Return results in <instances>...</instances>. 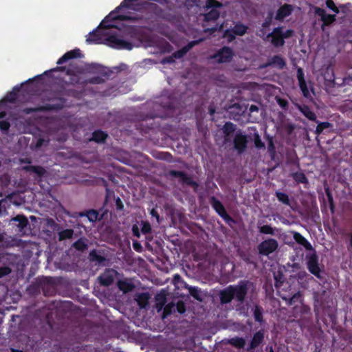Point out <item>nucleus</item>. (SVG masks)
I'll return each instance as SVG.
<instances>
[{
  "instance_id": "nucleus-57",
  "label": "nucleus",
  "mask_w": 352,
  "mask_h": 352,
  "mask_svg": "<svg viewBox=\"0 0 352 352\" xmlns=\"http://www.w3.org/2000/svg\"><path fill=\"white\" fill-rule=\"evenodd\" d=\"M3 239V235L1 234H0V242L2 241Z\"/></svg>"
},
{
  "instance_id": "nucleus-61",
  "label": "nucleus",
  "mask_w": 352,
  "mask_h": 352,
  "mask_svg": "<svg viewBox=\"0 0 352 352\" xmlns=\"http://www.w3.org/2000/svg\"><path fill=\"white\" fill-rule=\"evenodd\" d=\"M270 352H273V350L271 349Z\"/></svg>"
},
{
  "instance_id": "nucleus-10",
  "label": "nucleus",
  "mask_w": 352,
  "mask_h": 352,
  "mask_svg": "<svg viewBox=\"0 0 352 352\" xmlns=\"http://www.w3.org/2000/svg\"><path fill=\"white\" fill-rule=\"evenodd\" d=\"M109 45L116 48H123L127 50H131L132 45L116 36H110L108 39Z\"/></svg>"
},
{
  "instance_id": "nucleus-36",
  "label": "nucleus",
  "mask_w": 352,
  "mask_h": 352,
  "mask_svg": "<svg viewBox=\"0 0 352 352\" xmlns=\"http://www.w3.org/2000/svg\"><path fill=\"white\" fill-rule=\"evenodd\" d=\"M299 86L300 87V89L304 95L305 97H309V91L307 87L306 82H299Z\"/></svg>"
},
{
  "instance_id": "nucleus-16",
  "label": "nucleus",
  "mask_w": 352,
  "mask_h": 352,
  "mask_svg": "<svg viewBox=\"0 0 352 352\" xmlns=\"http://www.w3.org/2000/svg\"><path fill=\"white\" fill-rule=\"evenodd\" d=\"M149 299V295L147 293H142L138 294L135 297V300L137 301L138 305L140 308H145L148 305Z\"/></svg>"
},
{
  "instance_id": "nucleus-26",
  "label": "nucleus",
  "mask_w": 352,
  "mask_h": 352,
  "mask_svg": "<svg viewBox=\"0 0 352 352\" xmlns=\"http://www.w3.org/2000/svg\"><path fill=\"white\" fill-rule=\"evenodd\" d=\"M73 246L79 251H84L87 248V241L85 239H80L73 244Z\"/></svg>"
},
{
  "instance_id": "nucleus-50",
  "label": "nucleus",
  "mask_w": 352,
  "mask_h": 352,
  "mask_svg": "<svg viewBox=\"0 0 352 352\" xmlns=\"http://www.w3.org/2000/svg\"><path fill=\"white\" fill-rule=\"evenodd\" d=\"M91 36H92L91 35H89V37L87 38L86 41L88 43H93V42L97 43V40L95 39V38H93Z\"/></svg>"
},
{
  "instance_id": "nucleus-44",
  "label": "nucleus",
  "mask_w": 352,
  "mask_h": 352,
  "mask_svg": "<svg viewBox=\"0 0 352 352\" xmlns=\"http://www.w3.org/2000/svg\"><path fill=\"white\" fill-rule=\"evenodd\" d=\"M10 271V269L8 267H0V278L8 274Z\"/></svg>"
},
{
  "instance_id": "nucleus-27",
  "label": "nucleus",
  "mask_w": 352,
  "mask_h": 352,
  "mask_svg": "<svg viewBox=\"0 0 352 352\" xmlns=\"http://www.w3.org/2000/svg\"><path fill=\"white\" fill-rule=\"evenodd\" d=\"M107 136V135L104 132L101 131H97L93 133L92 140L95 142H100L104 141L106 139Z\"/></svg>"
},
{
  "instance_id": "nucleus-48",
  "label": "nucleus",
  "mask_w": 352,
  "mask_h": 352,
  "mask_svg": "<svg viewBox=\"0 0 352 352\" xmlns=\"http://www.w3.org/2000/svg\"><path fill=\"white\" fill-rule=\"evenodd\" d=\"M226 26H227V23H223V24H221L219 27L215 26L214 28H211V29H210V30H211L212 32H214V31H215V30H218V29H219V30H222V29H223L224 27H226Z\"/></svg>"
},
{
  "instance_id": "nucleus-20",
  "label": "nucleus",
  "mask_w": 352,
  "mask_h": 352,
  "mask_svg": "<svg viewBox=\"0 0 352 352\" xmlns=\"http://www.w3.org/2000/svg\"><path fill=\"white\" fill-rule=\"evenodd\" d=\"M268 65H274L278 68L282 69L285 65V61L280 56H276L271 59Z\"/></svg>"
},
{
  "instance_id": "nucleus-52",
  "label": "nucleus",
  "mask_w": 352,
  "mask_h": 352,
  "mask_svg": "<svg viewBox=\"0 0 352 352\" xmlns=\"http://www.w3.org/2000/svg\"><path fill=\"white\" fill-rule=\"evenodd\" d=\"M110 18V16H107L104 21H103V24H104L106 23L107 21L109 20V19ZM104 27H107V28H110V27H113V25H104Z\"/></svg>"
},
{
  "instance_id": "nucleus-29",
  "label": "nucleus",
  "mask_w": 352,
  "mask_h": 352,
  "mask_svg": "<svg viewBox=\"0 0 352 352\" xmlns=\"http://www.w3.org/2000/svg\"><path fill=\"white\" fill-rule=\"evenodd\" d=\"M275 228H273L270 226L265 225L260 228V232L263 234H267L271 235L275 234Z\"/></svg>"
},
{
  "instance_id": "nucleus-31",
  "label": "nucleus",
  "mask_w": 352,
  "mask_h": 352,
  "mask_svg": "<svg viewBox=\"0 0 352 352\" xmlns=\"http://www.w3.org/2000/svg\"><path fill=\"white\" fill-rule=\"evenodd\" d=\"M190 294L197 300L201 301L202 300V295L199 290H198L196 287H190L189 288Z\"/></svg>"
},
{
  "instance_id": "nucleus-34",
  "label": "nucleus",
  "mask_w": 352,
  "mask_h": 352,
  "mask_svg": "<svg viewBox=\"0 0 352 352\" xmlns=\"http://www.w3.org/2000/svg\"><path fill=\"white\" fill-rule=\"evenodd\" d=\"M329 125L330 124L329 122L319 123L316 127V133L318 135L320 134L324 130V129L328 128Z\"/></svg>"
},
{
  "instance_id": "nucleus-22",
  "label": "nucleus",
  "mask_w": 352,
  "mask_h": 352,
  "mask_svg": "<svg viewBox=\"0 0 352 352\" xmlns=\"http://www.w3.org/2000/svg\"><path fill=\"white\" fill-rule=\"evenodd\" d=\"M78 52V50H76V51L73 50V51L67 52L61 58H60L58 59V60L57 61V64H58V65L63 64L66 60L73 58L74 57H76V54Z\"/></svg>"
},
{
  "instance_id": "nucleus-19",
  "label": "nucleus",
  "mask_w": 352,
  "mask_h": 352,
  "mask_svg": "<svg viewBox=\"0 0 352 352\" xmlns=\"http://www.w3.org/2000/svg\"><path fill=\"white\" fill-rule=\"evenodd\" d=\"M263 334L261 332H257L254 334L252 342L250 343V348L248 350L253 349L256 348L263 340Z\"/></svg>"
},
{
  "instance_id": "nucleus-12",
  "label": "nucleus",
  "mask_w": 352,
  "mask_h": 352,
  "mask_svg": "<svg viewBox=\"0 0 352 352\" xmlns=\"http://www.w3.org/2000/svg\"><path fill=\"white\" fill-rule=\"evenodd\" d=\"M307 266L309 272L317 277H320V270L318 265V260L315 255L311 256L307 262Z\"/></svg>"
},
{
  "instance_id": "nucleus-54",
  "label": "nucleus",
  "mask_w": 352,
  "mask_h": 352,
  "mask_svg": "<svg viewBox=\"0 0 352 352\" xmlns=\"http://www.w3.org/2000/svg\"><path fill=\"white\" fill-rule=\"evenodd\" d=\"M169 312L168 311V307H166L164 310V318L166 316V315L168 314Z\"/></svg>"
},
{
  "instance_id": "nucleus-42",
  "label": "nucleus",
  "mask_w": 352,
  "mask_h": 352,
  "mask_svg": "<svg viewBox=\"0 0 352 352\" xmlns=\"http://www.w3.org/2000/svg\"><path fill=\"white\" fill-rule=\"evenodd\" d=\"M254 318L256 321L261 322L262 318V314L258 307H256L254 310Z\"/></svg>"
},
{
  "instance_id": "nucleus-43",
  "label": "nucleus",
  "mask_w": 352,
  "mask_h": 352,
  "mask_svg": "<svg viewBox=\"0 0 352 352\" xmlns=\"http://www.w3.org/2000/svg\"><path fill=\"white\" fill-rule=\"evenodd\" d=\"M177 310L180 314H183L185 311V306L183 302L179 301L177 303Z\"/></svg>"
},
{
  "instance_id": "nucleus-9",
  "label": "nucleus",
  "mask_w": 352,
  "mask_h": 352,
  "mask_svg": "<svg viewBox=\"0 0 352 352\" xmlns=\"http://www.w3.org/2000/svg\"><path fill=\"white\" fill-rule=\"evenodd\" d=\"M116 276V272L115 270H107L99 276L98 279L102 285L108 286L113 282Z\"/></svg>"
},
{
  "instance_id": "nucleus-6",
  "label": "nucleus",
  "mask_w": 352,
  "mask_h": 352,
  "mask_svg": "<svg viewBox=\"0 0 352 352\" xmlns=\"http://www.w3.org/2000/svg\"><path fill=\"white\" fill-rule=\"evenodd\" d=\"M247 137L241 131H236L234 135V147L239 153H243L247 147Z\"/></svg>"
},
{
  "instance_id": "nucleus-1",
  "label": "nucleus",
  "mask_w": 352,
  "mask_h": 352,
  "mask_svg": "<svg viewBox=\"0 0 352 352\" xmlns=\"http://www.w3.org/2000/svg\"><path fill=\"white\" fill-rule=\"evenodd\" d=\"M247 293L246 285L241 283L236 286H230L220 293L221 302L222 303H228L233 298L239 301H243Z\"/></svg>"
},
{
  "instance_id": "nucleus-46",
  "label": "nucleus",
  "mask_w": 352,
  "mask_h": 352,
  "mask_svg": "<svg viewBox=\"0 0 352 352\" xmlns=\"http://www.w3.org/2000/svg\"><path fill=\"white\" fill-rule=\"evenodd\" d=\"M133 248L138 252H141L142 250V247L141 244L138 241L134 242L133 244Z\"/></svg>"
},
{
  "instance_id": "nucleus-15",
  "label": "nucleus",
  "mask_w": 352,
  "mask_h": 352,
  "mask_svg": "<svg viewBox=\"0 0 352 352\" xmlns=\"http://www.w3.org/2000/svg\"><path fill=\"white\" fill-rule=\"evenodd\" d=\"M236 131V126L231 122H226L223 127V131L225 135V141L228 142L230 140V137L232 133Z\"/></svg>"
},
{
  "instance_id": "nucleus-58",
  "label": "nucleus",
  "mask_w": 352,
  "mask_h": 352,
  "mask_svg": "<svg viewBox=\"0 0 352 352\" xmlns=\"http://www.w3.org/2000/svg\"><path fill=\"white\" fill-rule=\"evenodd\" d=\"M350 245H351V246H352V235H351V239H350Z\"/></svg>"
},
{
  "instance_id": "nucleus-35",
  "label": "nucleus",
  "mask_w": 352,
  "mask_h": 352,
  "mask_svg": "<svg viewBox=\"0 0 352 352\" xmlns=\"http://www.w3.org/2000/svg\"><path fill=\"white\" fill-rule=\"evenodd\" d=\"M276 196H277V198L278 199L279 201H280L281 202L285 204H289V197L288 196L283 193V192H276Z\"/></svg>"
},
{
  "instance_id": "nucleus-38",
  "label": "nucleus",
  "mask_w": 352,
  "mask_h": 352,
  "mask_svg": "<svg viewBox=\"0 0 352 352\" xmlns=\"http://www.w3.org/2000/svg\"><path fill=\"white\" fill-rule=\"evenodd\" d=\"M254 144L256 148L264 147V144L262 142V141L258 134H256L254 135Z\"/></svg>"
},
{
  "instance_id": "nucleus-25",
  "label": "nucleus",
  "mask_w": 352,
  "mask_h": 352,
  "mask_svg": "<svg viewBox=\"0 0 352 352\" xmlns=\"http://www.w3.org/2000/svg\"><path fill=\"white\" fill-rule=\"evenodd\" d=\"M212 206L215 210L221 216L225 217L226 215V211L223 205L217 200H212Z\"/></svg>"
},
{
  "instance_id": "nucleus-13",
  "label": "nucleus",
  "mask_w": 352,
  "mask_h": 352,
  "mask_svg": "<svg viewBox=\"0 0 352 352\" xmlns=\"http://www.w3.org/2000/svg\"><path fill=\"white\" fill-rule=\"evenodd\" d=\"M292 11V6L289 4H285L282 7H280L278 11L276 16V19L282 20L285 17L289 16Z\"/></svg>"
},
{
  "instance_id": "nucleus-40",
  "label": "nucleus",
  "mask_w": 352,
  "mask_h": 352,
  "mask_svg": "<svg viewBox=\"0 0 352 352\" xmlns=\"http://www.w3.org/2000/svg\"><path fill=\"white\" fill-rule=\"evenodd\" d=\"M295 179L300 183H305L307 182L305 176L302 173L296 174L295 175Z\"/></svg>"
},
{
  "instance_id": "nucleus-17",
  "label": "nucleus",
  "mask_w": 352,
  "mask_h": 352,
  "mask_svg": "<svg viewBox=\"0 0 352 352\" xmlns=\"http://www.w3.org/2000/svg\"><path fill=\"white\" fill-rule=\"evenodd\" d=\"M169 175L173 177H178L179 179V181L185 184H190L192 183L190 178L187 177L183 172L171 170L170 171Z\"/></svg>"
},
{
  "instance_id": "nucleus-11",
  "label": "nucleus",
  "mask_w": 352,
  "mask_h": 352,
  "mask_svg": "<svg viewBox=\"0 0 352 352\" xmlns=\"http://www.w3.org/2000/svg\"><path fill=\"white\" fill-rule=\"evenodd\" d=\"M315 12L320 16L321 20L323 22L322 27L332 23L336 20L335 15L328 14L323 9L320 8H316Z\"/></svg>"
},
{
  "instance_id": "nucleus-3",
  "label": "nucleus",
  "mask_w": 352,
  "mask_h": 352,
  "mask_svg": "<svg viewBox=\"0 0 352 352\" xmlns=\"http://www.w3.org/2000/svg\"><path fill=\"white\" fill-rule=\"evenodd\" d=\"M221 3L216 0H207L206 7L207 8H212L208 13L204 15V19L206 21L215 20L219 16V12L216 8L221 7Z\"/></svg>"
},
{
  "instance_id": "nucleus-7",
  "label": "nucleus",
  "mask_w": 352,
  "mask_h": 352,
  "mask_svg": "<svg viewBox=\"0 0 352 352\" xmlns=\"http://www.w3.org/2000/svg\"><path fill=\"white\" fill-rule=\"evenodd\" d=\"M233 56L232 50L228 47H224L214 56V58L217 63H223L231 61Z\"/></svg>"
},
{
  "instance_id": "nucleus-18",
  "label": "nucleus",
  "mask_w": 352,
  "mask_h": 352,
  "mask_svg": "<svg viewBox=\"0 0 352 352\" xmlns=\"http://www.w3.org/2000/svg\"><path fill=\"white\" fill-rule=\"evenodd\" d=\"M294 239L296 242L304 246L307 250H310L311 248V244L300 234L294 232Z\"/></svg>"
},
{
  "instance_id": "nucleus-41",
  "label": "nucleus",
  "mask_w": 352,
  "mask_h": 352,
  "mask_svg": "<svg viewBox=\"0 0 352 352\" xmlns=\"http://www.w3.org/2000/svg\"><path fill=\"white\" fill-rule=\"evenodd\" d=\"M297 78L298 80V82L305 81L304 78V74L301 68H299L297 71Z\"/></svg>"
},
{
  "instance_id": "nucleus-37",
  "label": "nucleus",
  "mask_w": 352,
  "mask_h": 352,
  "mask_svg": "<svg viewBox=\"0 0 352 352\" xmlns=\"http://www.w3.org/2000/svg\"><path fill=\"white\" fill-rule=\"evenodd\" d=\"M142 232L144 234L149 233L151 230V225L147 221H142Z\"/></svg>"
},
{
  "instance_id": "nucleus-45",
  "label": "nucleus",
  "mask_w": 352,
  "mask_h": 352,
  "mask_svg": "<svg viewBox=\"0 0 352 352\" xmlns=\"http://www.w3.org/2000/svg\"><path fill=\"white\" fill-rule=\"evenodd\" d=\"M10 124L6 121L0 122V129L6 131L9 129Z\"/></svg>"
},
{
  "instance_id": "nucleus-32",
  "label": "nucleus",
  "mask_w": 352,
  "mask_h": 352,
  "mask_svg": "<svg viewBox=\"0 0 352 352\" xmlns=\"http://www.w3.org/2000/svg\"><path fill=\"white\" fill-rule=\"evenodd\" d=\"M28 169L36 173L38 176H41L45 173V169L41 166H30L28 168Z\"/></svg>"
},
{
  "instance_id": "nucleus-53",
  "label": "nucleus",
  "mask_w": 352,
  "mask_h": 352,
  "mask_svg": "<svg viewBox=\"0 0 352 352\" xmlns=\"http://www.w3.org/2000/svg\"><path fill=\"white\" fill-rule=\"evenodd\" d=\"M43 140H41V139L38 140L36 143V147L41 146L43 144Z\"/></svg>"
},
{
  "instance_id": "nucleus-24",
  "label": "nucleus",
  "mask_w": 352,
  "mask_h": 352,
  "mask_svg": "<svg viewBox=\"0 0 352 352\" xmlns=\"http://www.w3.org/2000/svg\"><path fill=\"white\" fill-rule=\"evenodd\" d=\"M228 342L236 348H243L245 341L242 338H233L229 340Z\"/></svg>"
},
{
  "instance_id": "nucleus-4",
  "label": "nucleus",
  "mask_w": 352,
  "mask_h": 352,
  "mask_svg": "<svg viewBox=\"0 0 352 352\" xmlns=\"http://www.w3.org/2000/svg\"><path fill=\"white\" fill-rule=\"evenodd\" d=\"M278 242L273 239L263 241L258 247V252L263 255L267 256L278 248Z\"/></svg>"
},
{
  "instance_id": "nucleus-14",
  "label": "nucleus",
  "mask_w": 352,
  "mask_h": 352,
  "mask_svg": "<svg viewBox=\"0 0 352 352\" xmlns=\"http://www.w3.org/2000/svg\"><path fill=\"white\" fill-rule=\"evenodd\" d=\"M118 285L120 289L123 291L124 293L131 291L135 287L132 280L126 278L119 280Z\"/></svg>"
},
{
  "instance_id": "nucleus-28",
  "label": "nucleus",
  "mask_w": 352,
  "mask_h": 352,
  "mask_svg": "<svg viewBox=\"0 0 352 352\" xmlns=\"http://www.w3.org/2000/svg\"><path fill=\"white\" fill-rule=\"evenodd\" d=\"M323 77L325 80L329 82H333L334 80L333 69L330 67L327 68L325 73L323 74Z\"/></svg>"
},
{
  "instance_id": "nucleus-39",
  "label": "nucleus",
  "mask_w": 352,
  "mask_h": 352,
  "mask_svg": "<svg viewBox=\"0 0 352 352\" xmlns=\"http://www.w3.org/2000/svg\"><path fill=\"white\" fill-rule=\"evenodd\" d=\"M326 5L327 6L331 9L332 10H333L335 12L338 13V9L337 8V7L335 6L333 1L332 0H327L326 1Z\"/></svg>"
},
{
  "instance_id": "nucleus-2",
  "label": "nucleus",
  "mask_w": 352,
  "mask_h": 352,
  "mask_svg": "<svg viewBox=\"0 0 352 352\" xmlns=\"http://www.w3.org/2000/svg\"><path fill=\"white\" fill-rule=\"evenodd\" d=\"M293 32L292 30H287L286 31H283L282 28H278L274 29V30L269 34L267 37L271 38V42L275 46H281L284 44V38H288L292 34Z\"/></svg>"
},
{
  "instance_id": "nucleus-59",
  "label": "nucleus",
  "mask_w": 352,
  "mask_h": 352,
  "mask_svg": "<svg viewBox=\"0 0 352 352\" xmlns=\"http://www.w3.org/2000/svg\"><path fill=\"white\" fill-rule=\"evenodd\" d=\"M12 352H22L21 351H16V350H12Z\"/></svg>"
},
{
  "instance_id": "nucleus-60",
  "label": "nucleus",
  "mask_w": 352,
  "mask_h": 352,
  "mask_svg": "<svg viewBox=\"0 0 352 352\" xmlns=\"http://www.w3.org/2000/svg\"><path fill=\"white\" fill-rule=\"evenodd\" d=\"M26 223V219H23V222H22V223Z\"/></svg>"
},
{
  "instance_id": "nucleus-23",
  "label": "nucleus",
  "mask_w": 352,
  "mask_h": 352,
  "mask_svg": "<svg viewBox=\"0 0 352 352\" xmlns=\"http://www.w3.org/2000/svg\"><path fill=\"white\" fill-rule=\"evenodd\" d=\"M300 111L303 115L310 120H316V116L315 113L308 107H303L300 108Z\"/></svg>"
},
{
  "instance_id": "nucleus-21",
  "label": "nucleus",
  "mask_w": 352,
  "mask_h": 352,
  "mask_svg": "<svg viewBox=\"0 0 352 352\" xmlns=\"http://www.w3.org/2000/svg\"><path fill=\"white\" fill-rule=\"evenodd\" d=\"M156 308L158 311H160L166 303V296L164 293L158 294L155 297Z\"/></svg>"
},
{
  "instance_id": "nucleus-49",
  "label": "nucleus",
  "mask_w": 352,
  "mask_h": 352,
  "mask_svg": "<svg viewBox=\"0 0 352 352\" xmlns=\"http://www.w3.org/2000/svg\"><path fill=\"white\" fill-rule=\"evenodd\" d=\"M150 213L153 217H155L157 219V221H159V215L155 209H152Z\"/></svg>"
},
{
  "instance_id": "nucleus-51",
  "label": "nucleus",
  "mask_w": 352,
  "mask_h": 352,
  "mask_svg": "<svg viewBox=\"0 0 352 352\" xmlns=\"http://www.w3.org/2000/svg\"><path fill=\"white\" fill-rule=\"evenodd\" d=\"M258 109V108L255 106V105H252L250 107V111L251 112H253V111H257Z\"/></svg>"
},
{
  "instance_id": "nucleus-33",
  "label": "nucleus",
  "mask_w": 352,
  "mask_h": 352,
  "mask_svg": "<svg viewBox=\"0 0 352 352\" xmlns=\"http://www.w3.org/2000/svg\"><path fill=\"white\" fill-rule=\"evenodd\" d=\"M87 217L90 221L94 222L98 219V213L95 210H90L87 212Z\"/></svg>"
},
{
  "instance_id": "nucleus-8",
  "label": "nucleus",
  "mask_w": 352,
  "mask_h": 352,
  "mask_svg": "<svg viewBox=\"0 0 352 352\" xmlns=\"http://www.w3.org/2000/svg\"><path fill=\"white\" fill-rule=\"evenodd\" d=\"M199 41H192L189 43L186 46L183 47L182 50L177 51L174 54L173 57H169L167 58H164L162 60V63L163 64H165L166 63H172L173 62V58H180L184 55H185L193 46L197 45Z\"/></svg>"
},
{
  "instance_id": "nucleus-56",
  "label": "nucleus",
  "mask_w": 352,
  "mask_h": 352,
  "mask_svg": "<svg viewBox=\"0 0 352 352\" xmlns=\"http://www.w3.org/2000/svg\"><path fill=\"white\" fill-rule=\"evenodd\" d=\"M279 104H280L281 106L284 107V106H285V102L280 101Z\"/></svg>"
},
{
  "instance_id": "nucleus-5",
  "label": "nucleus",
  "mask_w": 352,
  "mask_h": 352,
  "mask_svg": "<svg viewBox=\"0 0 352 352\" xmlns=\"http://www.w3.org/2000/svg\"><path fill=\"white\" fill-rule=\"evenodd\" d=\"M247 31V27L241 24H236L233 29L226 30L223 37L226 38L228 42H231L236 36H243Z\"/></svg>"
},
{
  "instance_id": "nucleus-30",
  "label": "nucleus",
  "mask_w": 352,
  "mask_h": 352,
  "mask_svg": "<svg viewBox=\"0 0 352 352\" xmlns=\"http://www.w3.org/2000/svg\"><path fill=\"white\" fill-rule=\"evenodd\" d=\"M74 232L72 230H65L59 233V237L60 240H64L66 239H70L72 237Z\"/></svg>"
},
{
  "instance_id": "nucleus-55",
  "label": "nucleus",
  "mask_w": 352,
  "mask_h": 352,
  "mask_svg": "<svg viewBox=\"0 0 352 352\" xmlns=\"http://www.w3.org/2000/svg\"><path fill=\"white\" fill-rule=\"evenodd\" d=\"M296 298V296H293V298H292L290 300H289V304L291 305L292 304V301Z\"/></svg>"
},
{
  "instance_id": "nucleus-47",
  "label": "nucleus",
  "mask_w": 352,
  "mask_h": 352,
  "mask_svg": "<svg viewBox=\"0 0 352 352\" xmlns=\"http://www.w3.org/2000/svg\"><path fill=\"white\" fill-rule=\"evenodd\" d=\"M132 231H133V234L135 236L140 237V234L139 228H138V226L134 225L132 228Z\"/></svg>"
}]
</instances>
